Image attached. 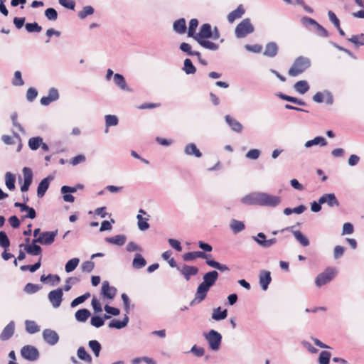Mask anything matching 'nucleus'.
<instances>
[{"instance_id":"obj_1","label":"nucleus","mask_w":364,"mask_h":364,"mask_svg":"<svg viewBox=\"0 0 364 364\" xmlns=\"http://www.w3.org/2000/svg\"><path fill=\"white\" fill-rule=\"evenodd\" d=\"M218 276L216 270L210 271L203 275V281L198 286L195 298L190 303L191 306L199 304L205 299L208 291L217 282Z\"/></svg>"},{"instance_id":"obj_2","label":"nucleus","mask_w":364,"mask_h":364,"mask_svg":"<svg viewBox=\"0 0 364 364\" xmlns=\"http://www.w3.org/2000/svg\"><path fill=\"white\" fill-rule=\"evenodd\" d=\"M211 36L212 28L210 24L204 23L200 26L199 32L196 33L195 40L200 46L205 49L213 51L218 50L219 45L208 40Z\"/></svg>"},{"instance_id":"obj_3","label":"nucleus","mask_w":364,"mask_h":364,"mask_svg":"<svg viewBox=\"0 0 364 364\" xmlns=\"http://www.w3.org/2000/svg\"><path fill=\"white\" fill-rule=\"evenodd\" d=\"M311 66V59L308 57L300 55L294 60L288 70V75L291 77H296L304 73Z\"/></svg>"},{"instance_id":"obj_4","label":"nucleus","mask_w":364,"mask_h":364,"mask_svg":"<svg viewBox=\"0 0 364 364\" xmlns=\"http://www.w3.org/2000/svg\"><path fill=\"white\" fill-rule=\"evenodd\" d=\"M204 338L208 343L209 348L213 351L219 350L222 343V335L215 330H210L204 333Z\"/></svg>"},{"instance_id":"obj_5","label":"nucleus","mask_w":364,"mask_h":364,"mask_svg":"<svg viewBox=\"0 0 364 364\" xmlns=\"http://www.w3.org/2000/svg\"><path fill=\"white\" fill-rule=\"evenodd\" d=\"M254 31L255 28L251 23L250 19L247 18L237 24L235 29V33L237 38H242L246 37L248 34L253 33Z\"/></svg>"},{"instance_id":"obj_6","label":"nucleus","mask_w":364,"mask_h":364,"mask_svg":"<svg viewBox=\"0 0 364 364\" xmlns=\"http://www.w3.org/2000/svg\"><path fill=\"white\" fill-rule=\"evenodd\" d=\"M335 277V271L333 268H327L323 272L317 275L315 284L316 287H321L329 282Z\"/></svg>"},{"instance_id":"obj_7","label":"nucleus","mask_w":364,"mask_h":364,"mask_svg":"<svg viewBox=\"0 0 364 364\" xmlns=\"http://www.w3.org/2000/svg\"><path fill=\"white\" fill-rule=\"evenodd\" d=\"M21 356L28 361H36L39 358L38 349L30 345L24 346L21 350Z\"/></svg>"},{"instance_id":"obj_8","label":"nucleus","mask_w":364,"mask_h":364,"mask_svg":"<svg viewBox=\"0 0 364 364\" xmlns=\"http://www.w3.org/2000/svg\"><path fill=\"white\" fill-rule=\"evenodd\" d=\"M57 235L58 230L54 231H45L43 232L38 237L33 239V242H38L42 245H50L53 243Z\"/></svg>"},{"instance_id":"obj_9","label":"nucleus","mask_w":364,"mask_h":364,"mask_svg":"<svg viewBox=\"0 0 364 364\" xmlns=\"http://www.w3.org/2000/svg\"><path fill=\"white\" fill-rule=\"evenodd\" d=\"M281 203L279 196L269 195L266 193H261L260 206L274 208Z\"/></svg>"},{"instance_id":"obj_10","label":"nucleus","mask_w":364,"mask_h":364,"mask_svg":"<svg viewBox=\"0 0 364 364\" xmlns=\"http://www.w3.org/2000/svg\"><path fill=\"white\" fill-rule=\"evenodd\" d=\"M63 296V292L61 288L52 290L48 293V299L53 308L57 309L60 306Z\"/></svg>"},{"instance_id":"obj_11","label":"nucleus","mask_w":364,"mask_h":364,"mask_svg":"<svg viewBox=\"0 0 364 364\" xmlns=\"http://www.w3.org/2000/svg\"><path fill=\"white\" fill-rule=\"evenodd\" d=\"M177 269L183 276L186 281H189L192 276H195L198 273V268L195 266L183 264L181 267H178Z\"/></svg>"},{"instance_id":"obj_12","label":"nucleus","mask_w":364,"mask_h":364,"mask_svg":"<svg viewBox=\"0 0 364 364\" xmlns=\"http://www.w3.org/2000/svg\"><path fill=\"white\" fill-rule=\"evenodd\" d=\"M43 338L44 341L50 346L55 345L59 341L58 334L55 331L49 328L43 330Z\"/></svg>"},{"instance_id":"obj_13","label":"nucleus","mask_w":364,"mask_h":364,"mask_svg":"<svg viewBox=\"0 0 364 364\" xmlns=\"http://www.w3.org/2000/svg\"><path fill=\"white\" fill-rule=\"evenodd\" d=\"M261 200V193L255 192L244 196L241 201L242 203L249 205H259Z\"/></svg>"},{"instance_id":"obj_14","label":"nucleus","mask_w":364,"mask_h":364,"mask_svg":"<svg viewBox=\"0 0 364 364\" xmlns=\"http://www.w3.org/2000/svg\"><path fill=\"white\" fill-rule=\"evenodd\" d=\"M23 174L24 180L23 185L21 186V191L22 192H26L28 190L30 186L32 183L33 172L30 168L24 167L23 168Z\"/></svg>"},{"instance_id":"obj_15","label":"nucleus","mask_w":364,"mask_h":364,"mask_svg":"<svg viewBox=\"0 0 364 364\" xmlns=\"http://www.w3.org/2000/svg\"><path fill=\"white\" fill-rule=\"evenodd\" d=\"M59 98V93L57 89L52 87L48 91L47 96H43L41 99V104L43 106H47L51 102L56 101Z\"/></svg>"},{"instance_id":"obj_16","label":"nucleus","mask_w":364,"mask_h":364,"mask_svg":"<svg viewBox=\"0 0 364 364\" xmlns=\"http://www.w3.org/2000/svg\"><path fill=\"white\" fill-rule=\"evenodd\" d=\"M101 293L105 298L112 299L117 294V289L114 287H110L107 281H105L102 285Z\"/></svg>"},{"instance_id":"obj_17","label":"nucleus","mask_w":364,"mask_h":364,"mask_svg":"<svg viewBox=\"0 0 364 364\" xmlns=\"http://www.w3.org/2000/svg\"><path fill=\"white\" fill-rule=\"evenodd\" d=\"M327 203L331 208L338 207L340 203L334 193H326L320 197V203Z\"/></svg>"},{"instance_id":"obj_18","label":"nucleus","mask_w":364,"mask_h":364,"mask_svg":"<svg viewBox=\"0 0 364 364\" xmlns=\"http://www.w3.org/2000/svg\"><path fill=\"white\" fill-rule=\"evenodd\" d=\"M53 177L52 176H48L46 178L41 180V181L38 183L37 188V196L38 198H42L46 192L47 191L50 183L53 181Z\"/></svg>"},{"instance_id":"obj_19","label":"nucleus","mask_w":364,"mask_h":364,"mask_svg":"<svg viewBox=\"0 0 364 364\" xmlns=\"http://www.w3.org/2000/svg\"><path fill=\"white\" fill-rule=\"evenodd\" d=\"M15 331V323L14 321H10L3 329L0 334L1 341H8L14 335Z\"/></svg>"},{"instance_id":"obj_20","label":"nucleus","mask_w":364,"mask_h":364,"mask_svg":"<svg viewBox=\"0 0 364 364\" xmlns=\"http://www.w3.org/2000/svg\"><path fill=\"white\" fill-rule=\"evenodd\" d=\"M278 51V45L277 43L272 41L266 44L263 55L268 58H274L277 55Z\"/></svg>"},{"instance_id":"obj_21","label":"nucleus","mask_w":364,"mask_h":364,"mask_svg":"<svg viewBox=\"0 0 364 364\" xmlns=\"http://www.w3.org/2000/svg\"><path fill=\"white\" fill-rule=\"evenodd\" d=\"M210 255L205 254L203 252L200 251H194V252H189L183 255V259L185 261H191L196 258H203L206 259L210 257Z\"/></svg>"},{"instance_id":"obj_22","label":"nucleus","mask_w":364,"mask_h":364,"mask_svg":"<svg viewBox=\"0 0 364 364\" xmlns=\"http://www.w3.org/2000/svg\"><path fill=\"white\" fill-rule=\"evenodd\" d=\"M36 242H32L31 245H24L23 244H21L19 245L20 247H24L25 251L31 255L37 256L41 255L42 248L38 245L36 244Z\"/></svg>"},{"instance_id":"obj_23","label":"nucleus","mask_w":364,"mask_h":364,"mask_svg":"<svg viewBox=\"0 0 364 364\" xmlns=\"http://www.w3.org/2000/svg\"><path fill=\"white\" fill-rule=\"evenodd\" d=\"M245 13V9L242 4L239 5L236 9L233 10L228 15L229 23H233L236 19L240 18Z\"/></svg>"},{"instance_id":"obj_24","label":"nucleus","mask_w":364,"mask_h":364,"mask_svg":"<svg viewBox=\"0 0 364 364\" xmlns=\"http://www.w3.org/2000/svg\"><path fill=\"white\" fill-rule=\"evenodd\" d=\"M272 281L270 272L268 271H262L259 274V284L263 290H267Z\"/></svg>"},{"instance_id":"obj_25","label":"nucleus","mask_w":364,"mask_h":364,"mask_svg":"<svg viewBox=\"0 0 364 364\" xmlns=\"http://www.w3.org/2000/svg\"><path fill=\"white\" fill-rule=\"evenodd\" d=\"M129 323V317L126 314L122 321L117 319H112L108 326L110 328L122 329L127 326Z\"/></svg>"},{"instance_id":"obj_26","label":"nucleus","mask_w":364,"mask_h":364,"mask_svg":"<svg viewBox=\"0 0 364 364\" xmlns=\"http://www.w3.org/2000/svg\"><path fill=\"white\" fill-rule=\"evenodd\" d=\"M173 31L179 34H183L186 31V20L183 18H179L173 22Z\"/></svg>"},{"instance_id":"obj_27","label":"nucleus","mask_w":364,"mask_h":364,"mask_svg":"<svg viewBox=\"0 0 364 364\" xmlns=\"http://www.w3.org/2000/svg\"><path fill=\"white\" fill-rule=\"evenodd\" d=\"M185 154L188 156H195L197 158H200L202 156V153L197 148L196 145L194 143H190L187 144L184 149Z\"/></svg>"},{"instance_id":"obj_28","label":"nucleus","mask_w":364,"mask_h":364,"mask_svg":"<svg viewBox=\"0 0 364 364\" xmlns=\"http://www.w3.org/2000/svg\"><path fill=\"white\" fill-rule=\"evenodd\" d=\"M225 122L230 127L232 131L238 133L241 132L242 129V124L239 122L235 120L234 118H232L231 116L226 115Z\"/></svg>"},{"instance_id":"obj_29","label":"nucleus","mask_w":364,"mask_h":364,"mask_svg":"<svg viewBox=\"0 0 364 364\" xmlns=\"http://www.w3.org/2000/svg\"><path fill=\"white\" fill-rule=\"evenodd\" d=\"M146 264V261L140 253L134 255V257L132 261V267L134 269H141L144 267Z\"/></svg>"},{"instance_id":"obj_30","label":"nucleus","mask_w":364,"mask_h":364,"mask_svg":"<svg viewBox=\"0 0 364 364\" xmlns=\"http://www.w3.org/2000/svg\"><path fill=\"white\" fill-rule=\"evenodd\" d=\"M127 237L124 235H117L114 237H106L105 241L109 244L118 246L123 245L126 242Z\"/></svg>"},{"instance_id":"obj_31","label":"nucleus","mask_w":364,"mask_h":364,"mask_svg":"<svg viewBox=\"0 0 364 364\" xmlns=\"http://www.w3.org/2000/svg\"><path fill=\"white\" fill-rule=\"evenodd\" d=\"M315 145H320L321 146H325L327 145V141L323 136H316L311 140H309L305 143L306 148H310Z\"/></svg>"},{"instance_id":"obj_32","label":"nucleus","mask_w":364,"mask_h":364,"mask_svg":"<svg viewBox=\"0 0 364 364\" xmlns=\"http://www.w3.org/2000/svg\"><path fill=\"white\" fill-rule=\"evenodd\" d=\"M77 358L83 360L87 363H91L92 362V356L87 352L85 347L80 346L78 348L77 350Z\"/></svg>"},{"instance_id":"obj_33","label":"nucleus","mask_w":364,"mask_h":364,"mask_svg":"<svg viewBox=\"0 0 364 364\" xmlns=\"http://www.w3.org/2000/svg\"><path fill=\"white\" fill-rule=\"evenodd\" d=\"M294 88L299 94L304 95L309 91L310 87L307 81L299 80L294 84Z\"/></svg>"},{"instance_id":"obj_34","label":"nucleus","mask_w":364,"mask_h":364,"mask_svg":"<svg viewBox=\"0 0 364 364\" xmlns=\"http://www.w3.org/2000/svg\"><path fill=\"white\" fill-rule=\"evenodd\" d=\"M90 311L87 309L77 310L75 314V319L79 322H85L90 316Z\"/></svg>"},{"instance_id":"obj_35","label":"nucleus","mask_w":364,"mask_h":364,"mask_svg":"<svg viewBox=\"0 0 364 364\" xmlns=\"http://www.w3.org/2000/svg\"><path fill=\"white\" fill-rule=\"evenodd\" d=\"M230 229L235 234L242 232L245 230V225L242 221L232 219L230 223Z\"/></svg>"},{"instance_id":"obj_36","label":"nucleus","mask_w":364,"mask_h":364,"mask_svg":"<svg viewBox=\"0 0 364 364\" xmlns=\"http://www.w3.org/2000/svg\"><path fill=\"white\" fill-rule=\"evenodd\" d=\"M88 346L96 358H98L102 350V346L97 340H91L88 342Z\"/></svg>"},{"instance_id":"obj_37","label":"nucleus","mask_w":364,"mask_h":364,"mask_svg":"<svg viewBox=\"0 0 364 364\" xmlns=\"http://www.w3.org/2000/svg\"><path fill=\"white\" fill-rule=\"evenodd\" d=\"M205 263L213 267V268H215L216 269H218L221 272H225V271H229L230 270V268L226 265V264H220V262L214 260V259H206L205 261Z\"/></svg>"},{"instance_id":"obj_38","label":"nucleus","mask_w":364,"mask_h":364,"mask_svg":"<svg viewBox=\"0 0 364 364\" xmlns=\"http://www.w3.org/2000/svg\"><path fill=\"white\" fill-rule=\"evenodd\" d=\"M114 83L122 90H128V87L124 76L121 74L116 73L114 75Z\"/></svg>"},{"instance_id":"obj_39","label":"nucleus","mask_w":364,"mask_h":364,"mask_svg":"<svg viewBox=\"0 0 364 364\" xmlns=\"http://www.w3.org/2000/svg\"><path fill=\"white\" fill-rule=\"evenodd\" d=\"M228 316V311L224 309L221 311L220 307H218L214 309L213 312L212 314V318L215 321H221L226 318Z\"/></svg>"},{"instance_id":"obj_40","label":"nucleus","mask_w":364,"mask_h":364,"mask_svg":"<svg viewBox=\"0 0 364 364\" xmlns=\"http://www.w3.org/2000/svg\"><path fill=\"white\" fill-rule=\"evenodd\" d=\"M348 41L352 43L355 47L364 46V34L353 35L350 38H347Z\"/></svg>"},{"instance_id":"obj_41","label":"nucleus","mask_w":364,"mask_h":364,"mask_svg":"<svg viewBox=\"0 0 364 364\" xmlns=\"http://www.w3.org/2000/svg\"><path fill=\"white\" fill-rule=\"evenodd\" d=\"M25 326L26 331L30 334L36 333L40 331V327L33 321L26 320Z\"/></svg>"},{"instance_id":"obj_42","label":"nucleus","mask_w":364,"mask_h":364,"mask_svg":"<svg viewBox=\"0 0 364 364\" xmlns=\"http://www.w3.org/2000/svg\"><path fill=\"white\" fill-rule=\"evenodd\" d=\"M15 176L10 172H7L5 175V183L9 190L13 191L15 189Z\"/></svg>"},{"instance_id":"obj_43","label":"nucleus","mask_w":364,"mask_h":364,"mask_svg":"<svg viewBox=\"0 0 364 364\" xmlns=\"http://www.w3.org/2000/svg\"><path fill=\"white\" fill-rule=\"evenodd\" d=\"M183 70L187 75L194 74L196 72V67L189 58L185 59Z\"/></svg>"},{"instance_id":"obj_44","label":"nucleus","mask_w":364,"mask_h":364,"mask_svg":"<svg viewBox=\"0 0 364 364\" xmlns=\"http://www.w3.org/2000/svg\"><path fill=\"white\" fill-rule=\"evenodd\" d=\"M42 141L43 139L41 136L31 137L28 140V146L31 150L36 151L41 146Z\"/></svg>"},{"instance_id":"obj_45","label":"nucleus","mask_w":364,"mask_h":364,"mask_svg":"<svg viewBox=\"0 0 364 364\" xmlns=\"http://www.w3.org/2000/svg\"><path fill=\"white\" fill-rule=\"evenodd\" d=\"M198 25V21L196 18H192L189 21V27L188 31V36L191 37L195 40L196 36V30Z\"/></svg>"},{"instance_id":"obj_46","label":"nucleus","mask_w":364,"mask_h":364,"mask_svg":"<svg viewBox=\"0 0 364 364\" xmlns=\"http://www.w3.org/2000/svg\"><path fill=\"white\" fill-rule=\"evenodd\" d=\"M80 262V259L77 257L73 258L67 262L65 266V270L66 272L69 273L73 272L76 269L78 264Z\"/></svg>"},{"instance_id":"obj_47","label":"nucleus","mask_w":364,"mask_h":364,"mask_svg":"<svg viewBox=\"0 0 364 364\" xmlns=\"http://www.w3.org/2000/svg\"><path fill=\"white\" fill-rule=\"evenodd\" d=\"M41 265V256L40 257L38 261L36 262L34 264H28V265H22L20 267V269L22 272L30 271L31 272H34L38 270Z\"/></svg>"},{"instance_id":"obj_48","label":"nucleus","mask_w":364,"mask_h":364,"mask_svg":"<svg viewBox=\"0 0 364 364\" xmlns=\"http://www.w3.org/2000/svg\"><path fill=\"white\" fill-rule=\"evenodd\" d=\"M293 235L302 246L306 247L309 245V239L305 237L299 230L294 231Z\"/></svg>"},{"instance_id":"obj_49","label":"nucleus","mask_w":364,"mask_h":364,"mask_svg":"<svg viewBox=\"0 0 364 364\" xmlns=\"http://www.w3.org/2000/svg\"><path fill=\"white\" fill-rule=\"evenodd\" d=\"M180 49L181 51L186 53L188 55L193 56V55H199L198 51H193L191 50V46L190 44L187 43H181L180 45Z\"/></svg>"},{"instance_id":"obj_50","label":"nucleus","mask_w":364,"mask_h":364,"mask_svg":"<svg viewBox=\"0 0 364 364\" xmlns=\"http://www.w3.org/2000/svg\"><path fill=\"white\" fill-rule=\"evenodd\" d=\"M90 296V292L85 293L84 294L74 299L70 303V306L72 308L77 306V305H79V304L83 303L85 301H86Z\"/></svg>"},{"instance_id":"obj_51","label":"nucleus","mask_w":364,"mask_h":364,"mask_svg":"<svg viewBox=\"0 0 364 364\" xmlns=\"http://www.w3.org/2000/svg\"><path fill=\"white\" fill-rule=\"evenodd\" d=\"M40 280L42 282H46L47 280H50L53 283V284H58L60 282V277L58 274H49L47 276L43 274L41 277Z\"/></svg>"},{"instance_id":"obj_52","label":"nucleus","mask_w":364,"mask_h":364,"mask_svg":"<svg viewBox=\"0 0 364 364\" xmlns=\"http://www.w3.org/2000/svg\"><path fill=\"white\" fill-rule=\"evenodd\" d=\"M94 13V9L91 6H85L82 8V11L78 13V17L80 19L85 18L87 16L92 15Z\"/></svg>"},{"instance_id":"obj_53","label":"nucleus","mask_w":364,"mask_h":364,"mask_svg":"<svg viewBox=\"0 0 364 364\" xmlns=\"http://www.w3.org/2000/svg\"><path fill=\"white\" fill-rule=\"evenodd\" d=\"M41 289V287L38 284L28 283L25 285L23 291L29 294H35Z\"/></svg>"},{"instance_id":"obj_54","label":"nucleus","mask_w":364,"mask_h":364,"mask_svg":"<svg viewBox=\"0 0 364 364\" xmlns=\"http://www.w3.org/2000/svg\"><path fill=\"white\" fill-rule=\"evenodd\" d=\"M136 219L138 220V227L139 229L141 231H144L149 228V224L147 223L148 218H146L144 220V218L141 215L138 214L136 215Z\"/></svg>"},{"instance_id":"obj_55","label":"nucleus","mask_w":364,"mask_h":364,"mask_svg":"<svg viewBox=\"0 0 364 364\" xmlns=\"http://www.w3.org/2000/svg\"><path fill=\"white\" fill-rule=\"evenodd\" d=\"M331 355V353L328 351H321L318 357L319 364H329Z\"/></svg>"},{"instance_id":"obj_56","label":"nucleus","mask_w":364,"mask_h":364,"mask_svg":"<svg viewBox=\"0 0 364 364\" xmlns=\"http://www.w3.org/2000/svg\"><path fill=\"white\" fill-rule=\"evenodd\" d=\"M10 245V240L4 231H0V246L5 250Z\"/></svg>"},{"instance_id":"obj_57","label":"nucleus","mask_w":364,"mask_h":364,"mask_svg":"<svg viewBox=\"0 0 364 364\" xmlns=\"http://www.w3.org/2000/svg\"><path fill=\"white\" fill-rule=\"evenodd\" d=\"M25 28L28 33L40 32L42 30V27L36 22L27 23L25 25Z\"/></svg>"},{"instance_id":"obj_58","label":"nucleus","mask_w":364,"mask_h":364,"mask_svg":"<svg viewBox=\"0 0 364 364\" xmlns=\"http://www.w3.org/2000/svg\"><path fill=\"white\" fill-rule=\"evenodd\" d=\"M119 120L117 116L108 114L105 116V124L107 127L116 126L118 124Z\"/></svg>"},{"instance_id":"obj_59","label":"nucleus","mask_w":364,"mask_h":364,"mask_svg":"<svg viewBox=\"0 0 364 364\" xmlns=\"http://www.w3.org/2000/svg\"><path fill=\"white\" fill-rule=\"evenodd\" d=\"M45 16L49 21H55L58 18V12L53 8H48L45 11Z\"/></svg>"},{"instance_id":"obj_60","label":"nucleus","mask_w":364,"mask_h":364,"mask_svg":"<svg viewBox=\"0 0 364 364\" xmlns=\"http://www.w3.org/2000/svg\"><path fill=\"white\" fill-rule=\"evenodd\" d=\"M80 282V279L77 277H68L65 281V284L63 287V291H68L72 288V284Z\"/></svg>"},{"instance_id":"obj_61","label":"nucleus","mask_w":364,"mask_h":364,"mask_svg":"<svg viewBox=\"0 0 364 364\" xmlns=\"http://www.w3.org/2000/svg\"><path fill=\"white\" fill-rule=\"evenodd\" d=\"M126 250L128 252H132L138 251L139 252H143V249L133 241L129 242L126 246Z\"/></svg>"},{"instance_id":"obj_62","label":"nucleus","mask_w":364,"mask_h":364,"mask_svg":"<svg viewBox=\"0 0 364 364\" xmlns=\"http://www.w3.org/2000/svg\"><path fill=\"white\" fill-rule=\"evenodd\" d=\"M90 323L95 328H100L105 323L104 318L99 316H93L91 318Z\"/></svg>"},{"instance_id":"obj_63","label":"nucleus","mask_w":364,"mask_h":364,"mask_svg":"<svg viewBox=\"0 0 364 364\" xmlns=\"http://www.w3.org/2000/svg\"><path fill=\"white\" fill-rule=\"evenodd\" d=\"M301 22L306 28H309L311 26L316 27V26L318 25V22L316 21L308 16L302 17Z\"/></svg>"},{"instance_id":"obj_64","label":"nucleus","mask_w":364,"mask_h":364,"mask_svg":"<svg viewBox=\"0 0 364 364\" xmlns=\"http://www.w3.org/2000/svg\"><path fill=\"white\" fill-rule=\"evenodd\" d=\"M58 3L60 5L68 9H75V2L73 0H58Z\"/></svg>"}]
</instances>
